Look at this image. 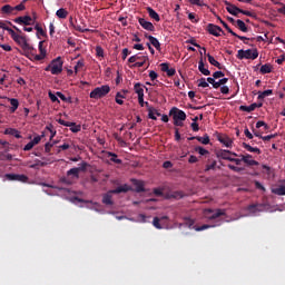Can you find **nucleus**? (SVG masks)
Segmentation results:
<instances>
[{
	"mask_svg": "<svg viewBox=\"0 0 285 285\" xmlns=\"http://www.w3.org/2000/svg\"><path fill=\"white\" fill-rule=\"evenodd\" d=\"M134 186H135L136 193H146V188L144 187V181L135 179Z\"/></svg>",
	"mask_w": 285,
	"mask_h": 285,
	"instance_id": "27",
	"label": "nucleus"
},
{
	"mask_svg": "<svg viewBox=\"0 0 285 285\" xmlns=\"http://www.w3.org/2000/svg\"><path fill=\"white\" fill-rule=\"evenodd\" d=\"M195 150H196V153H198V155H202V156L209 154L208 149H206L204 147H196Z\"/></svg>",
	"mask_w": 285,
	"mask_h": 285,
	"instance_id": "51",
	"label": "nucleus"
},
{
	"mask_svg": "<svg viewBox=\"0 0 285 285\" xmlns=\"http://www.w3.org/2000/svg\"><path fill=\"white\" fill-rule=\"evenodd\" d=\"M13 21L19 26H32V17L30 16L18 17Z\"/></svg>",
	"mask_w": 285,
	"mask_h": 285,
	"instance_id": "12",
	"label": "nucleus"
},
{
	"mask_svg": "<svg viewBox=\"0 0 285 285\" xmlns=\"http://www.w3.org/2000/svg\"><path fill=\"white\" fill-rule=\"evenodd\" d=\"M256 108H257V102H254L249 106L242 105L239 107V110H242V112H253V110H255Z\"/></svg>",
	"mask_w": 285,
	"mask_h": 285,
	"instance_id": "30",
	"label": "nucleus"
},
{
	"mask_svg": "<svg viewBox=\"0 0 285 285\" xmlns=\"http://www.w3.org/2000/svg\"><path fill=\"white\" fill-rule=\"evenodd\" d=\"M207 32L213 35V37H222V35H226L222 27L213 23H208L206 27ZM222 32V33H220Z\"/></svg>",
	"mask_w": 285,
	"mask_h": 285,
	"instance_id": "8",
	"label": "nucleus"
},
{
	"mask_svg": "<svg viewBox=\"0 0 285 285\" xmlns=\"http://www.w3.org/2000/svg\"><path fill=\"white\" fill-rule=\"evenodd\" d=\"M276 136L277 134H272V135L263 136L261 137V139H263V141H271V139H275Z\"/></svg>",
	"mask_w": 285,
	"mask_h": 285,
	"instance_id": "57",
	"label": "nucleus"
},
{
	"mask_svg": "<svg viewBox=\"0 0 285 285\" xmlns=\"http://www.w3.org/2000/svg\"><path fill=\"white\" fill-rule=\"evenodd\" d=\"M128 190H130V186L128 185H122L117 187L116 189H111L109 190L107 194H105L102 196V204H105V206H112V204H115V202H112V195H119L121 193H128Z\"/></svg>",
	"mask_w": 285,
	"mask_h": 285,
	"instance_id": "1",
	"label": "nucleus"
},
{
	"mask_svg": "<svg viewBox=\"0 0 285 285\" xmlns=\"http://www.w3.org/2000/svg\"><path fill=\"white\" fill-rule=\"evenodd\" d=\"M107 157H110V161H112L114 164H121V159L117 158V154L112 151H108Z\"/></svg>",
	"mask_w": 285,
	"mask_h": 285,
	"instance_id": "36",
	"label": "nucleus"
},
{
	"mask_svg": "<svg viewBox=\"0 0 285 285\" xmlns=\"http://www.w3.org/2000/svg\"><path fill=\"white\" fill-rule=\"evenodd\" d=\"M28 48L22 47L24 57H27V59H30V61H35V57H37V53L35 52H37V50L35 49V47L30 46V43H28Z\"/></svg>",
	"mask_w": 285,
	"mask_h": 285,
	"instance_id": "11",
	"label": "nucleus"
},
{
	"mask_svg": "<svg viewBox=\"0 0 285 285\" xmlns=\"http://www.w3.org/2000/svg\"><path fill=\"white\" fill-rule=\"evenodd\" d=\"M128 55H130V50L128 48L122 49V60L126 61L128 58Z\"/></svg>",
	"mask_w": 285,
	"mask_h": 285,
	"instance_id": "64",
	"label": "nucleus"
},
{
	"mask_svg": "<svg viewBox=\"0 0 285 285\" xmlns=\"http://www.w3.org/2000/svg\"><path fill=\"white\" fill-rule=\"evenodd\" d=\"M46 72H51V75H61L63 72V60L61 57L53 59L46 68Z\"/></svg>",
	"mask_w": 285,
	"mask_h": 285,
	"instance_id": "3",
	"label": "nucleus"
},
{
	"mask_svg": "<svg viewBox=\"0 0 285 285\" xmlns=\"http://www.w3.org/2000/svg\"><path fill=\"white\" fill-rule=\"evenodd\" d=\"M4 135H11V137H16V139H21V132L14 128H7Z\"/></svg>",
	"mask_w": 285,
	"mask_h": 285,
	"instance_id": "26",
	"label": "nucleus"
},
{
	"mask_svg": "<svg viewBox=\"0 0 285 285\" xmlns=\"http://www.w3.org/2000/svg\"><path fill=\"white\" fill-rule=\"evenodd\" d=\"M86 66V62H83V59H80L77 61L76 66L73 67L75 73L77 75L81 68Z\"/></svg>",
	"mask_w": 285,
	"mask_h": 285,
	"instance_id": "42",
	"label": "nucleus"
},
{
	"mask_svg": "<svg viewBox=\"0 0 285 285\" xmlns=\"http://www.w3.org/2000/svg\"><path fill=\"white\" fill-rule=\"evenodd\" d=\"M69 128L71 132H81V125H77V122H71Z\"/></svg>",
	"mask_w": 285,
	"mask_h": 285,
	"instance_id": "46",
	"label": "nucleus"
},
{
	"mask_svg": "<svg viewBox=\"0 0 285 285\" xmlns=\"http://www.w3.org/2000/svg\"><path fill=\"white\" fill-rule=\"evenodd\" d=\"M146 61H148V53H137L128 59L129 63H134V68H144Z\"/></svg>",
	"mask_w": 285,
	"mask_h": 285,
	"instance_id": "5",
	"label": "nucleus"
},
{
	"mask_svg": "<svg viewBox=\"0 0 285 285\" xmlns=\"http://www.w3.org/2000/svg\"><path fill=\"white\" fill-rule=\"evenodd\" d=\"M48 97L52 101V104H61L59 100V96L55 95L52 91H48Z\"/></svg>",
	"mask_w": 285,
	"mask_h": 285,
	"instance_id": "41",
	"label": "nucleus"
},
{
	"mask_svg": "<svg viewBox=\"0 0 285 285\" xmlns=\"http://www.w3.org/2000/svg\"><path fill=\"white\" fill-rule=\"evenodd\" d=\"M40 55L35 56V61H43L46 59V48H43V41L39 42Z\"/></svg>",
	"mask_w": 285,
	"mask_h": 285,
	"instance_id": "21",
	"label": "nucleus"
},
{
	"mask_svg": "<svg viewBox=\"0 0 285 285\" xmlns=\"http://www.w3.org/2000/svg\"><path fill=\"white\" fill-rule=\"evenodd\" d=\"M198 70L199 72H202V75H205V77H209L210 75V70H208L204 65V58H200V60L198 61Z\"/></svg>",
	"mask_w": 285,
	"mask_h": 285,
	"instance_id": "22",
	"label": "nucleus"
},
{
	"mask_svg": "<svg viewBox=\"0 0 285 285\" xmlns=\"http://www.w3.org/2000/svg\"><path fill=\"white\" fill-rule=\"evenodd\" d=\"M237 59H252V60H255L257 59V57H259V52L257 51V49H247V50H244V49H240L238 50L237 52Z\"/></svg>",
	"mask_w": 285,
	"mask_h": 285,
	"instance_id": "6",
	"label": "nucleus"
},
{
	"mask_svg": "<svg viewBox=\"0 0 285 285\" xmlns=\"http://www.w3.org/2000/svg\"><path fill=\"white\" fill-rule=\"evenodd\" d=\"M227 168H229V170H233L234 173H242L244 170L243 167H237L235 165H227Z\"/></svg>",
	"mask_w": 285,
	"mask_h": 285,
	"instance_id": "52",
	"label": "nucleus"
},
{
	"mask_svg": "<svg viewBox=\"0 0 285 285\" xmlns=\"http://www.w3.org/2000/svg\"><path fill=\"white\" fill-rule=\"evenodd\" d=\"M207 59H208L209 63H210L212 66H215V68H218V70H223V69H224V67L222 66V63H219V61H217V60L215 59V57H213L210 53H207Z\"/></svg>",
	"mask_w": 285,
	"mask_h": 285,
	"instance_id": "25",
	"label": "nucleus"
},
{
	"mask_svg": "<svg viewBox=\"0 0 285 285\" xmlns=\"http://www.w3.org/2000/svg\"><path fill=\"white\" fill-rule=\"evenodd\" d=\"M243 148L248 153H256V155H262V149L257 147H253L249 144L243 142Z\"/></svg>",
	"mask_w": 285,
	"mask_h": 285,
	"instance_id": "24",
	"label": "nucleus"
},
{
	"mask_svg": "<svg viewBox=\"0 0 285 285\" xmlns=\"http://www.w3.org/2000/svg\"><path fill=\"white\" fill-rule=\"evenodd\" d=\"M145 106L147 107L149 119L157 121V117H161V114L155 107L149 106L148 102H145ZM153 112H155L156 116H154Z\"/></svg>",
	"mask_w": 285,
	"mask_h": 285,
	"instance_id": "15",
	"label": "nucleus"
},
{
	"mask_svg": "<svg viewBox=\"0 0 285 285\" xmlns=\"http://www.w3.org/2000/svg\"><path fill=\"white\" fill-rule=\"evenodd\" d=\"M28 0H22L20 4L13 7V10H17L18 12H21V11L26 10V2Z\"/></svg>",
	"mask_w": 285,
	"mask_h": 285,
	"instance_id": "48",
	"label": "nucleus"
},
{
	"mask_svg": "<svg viewBox=\"0 0 285 285\" xmlns=\"http://www.w3.org/2000/svg\"><path fill=\"white\" fill-rule=\"evenodd\" d=\"M138 23L141 26V28H144V30H148V32H155V24H153V22L147 21L144 18H139Z\"/></svg>",
	"mask_w": 285,
	"mask_h": 285,
	"instance_id": "13",
	"label": "nucleus"
},
{
	"mask_svg": "<svg viewBox=\"0 0 285 285\" xmlns=\"http://www.w3.org/2000/svg\"><path fill=\"white\" fill-rule=\"evenodd\" d=\"M161 219L159 217H154V220H153V226L155 228H157L158 230H161Z\"/></svg>",
	"mask_w": 285,
	"mask_h": 285,
	"instance_id": "47",
	"label": "nucleus"
},
{
	"mask_svg": "<svg viewBox=\"0 0 285 285\" xmlns=\"http://www.w3.org/2000/svg\"><path fill=\"white\" fill-rule=\"evenodd\" d=\"M96 55H97V57H104V48H101L100 46H97Z\"/></svg>",
	"mask_w": 285,
	"mask_h": 285,
	"instance_id": "60",
	"label": "nucleus"
},
{
	"mask_svg": "<svg viewBox=\"0 0 285 285\" xmlns=\"http://www.w3.org/2000/svg\"><path fill=\"white\" fill-rule=\"evenodd\" d=\"M170 68V66L168 65V62H163L160 63V70L163 72H168V69Z\"/></svg>",
	"mask_w": 285,
	"mask_h": 285,
	"instance_id": "59",
	"label": "nucleus"
},
{
	"mask_svg": "<svg viewBox=\"0 0 285 285\" xmlns=\"http://www.w3.org/2000/svg\"><path fill=\"white\" fill-rule=\"evenodd\" d=\"M68 177L73 176L76 179H79V169L78 167L71 168L67 171Z\"/></svg>",
	"mask_w": 285,
	"mask_h": 285,
	"instance_id": "40",
	"label": "nucleus"
},
{
	"mask_svg": "<svg viewBox=\"0 0 285 285\" xmlns=\"http://www.w3.org/2000/svg\"><path fill=\"white\" fill-rule=\"evenodd\" d=\"M225 6H227L226 7L227 12H229V14H233L234 17H237V14L242 12V9H239V7L228 1L225 2Z\"/></svg>",
	"mask_w": 285,
	"mask_h": 285,
	"instance_id": "17",
	"label": "nucleus"
},
{
	"mask_svg": "<svg viewBox=\"0 0 285 285\" xmlns=\"http://www.w3.org/2000/svg\"><path fill=\"white\" fill-rule=\"evenodd\" d=\"M254 186H255V188H257V190H263L264 193H266V187H264V185H262V183H259V180H255Z\"/></svg>",
	"mask_w": 285,
	"mask_h": 285,
	"instance_id": "53",
	"label": "nucleus"
},
{
	"mask_svg": "<svg viewBox=\"0 0 285 285\" xmlns=\"http://www.w3.org/2000/svg\"><path fill=\"white\" fill-rule=\"evenodd\" d=\"M56 17H58V19H68V10L60 8L56 11Z\"/></svg>",
	"mask_w": 285,
	"mask_h": 285,
	"instance_id": "32",
	"label": "nucleus"
},
{
	"mask_svg": "<svg viewBox=\"0 0 285 285\" xmlns=\"http://www.w3.org/2000/svg\"><path fill=\"white\" fill-rule=\"evenodd\" d=\"M264 204H252L247 207L250 215H257V213H264Z\"/></svg>",
	"mask_w": 285,
	"mask_h": 285,
	"instance_id": "14",
	"label": "nucleus"
},
{
	"mask_svg": "<svg viewBox=\"0 0 285 285\" xmlns=\"http://www.w3.org/2000/svg\"><path fill=\"white\" fill-rule=\"evenodd\" d=\"M224 72L223 71H216L213 73L214 79H222V77H224Z\"/></svg>",
	"mask_w": 285,
	"mask_h": 285,
	"instance_id": "63",
	"label": "nucleus"
},
{
	"mask_svg": "<svg viewBox=\"0 0 285 285\" xmlns=\"http://www.w3.org/2000/svg\"><path fill=\"white\" fill-rule=\"evenodd\" d=\"M217 168V160L209 158L207 160V164L205 165V173H208L209 170H215Z\"/></svg>",
	"mask_w": 285,
	"mask_h": 285,
	"instance_id": "23",
	"label": "nucleus"
},
{
	"mask_svg": "<svg viewBox=\"0 0 285 285\" xmlns=\"http://www.w3.org/2000/svg\"><path fill=\"white\" fill-rule=\"evenodd\" d=\"M217 139L220 144H224L226 148H233V139H230V137L219 134Z\"/></svg>",
	"mask_w": 285,
	"mask_h": 285,
	"instance_id": "18",
	"label": "nucleus"
},
{
	"mask_svg": "<svg viewBox=\"0 0 285 285\" xmlns=\"http://www.w3.org/2000/svg\"><path fill=\"white\" fill-rule=\"evenodd\" d=\"M10 36L11 39H13V41H16V43H18V46H20V48H27L28 47V40L26 39V36H22L21 33H16L14 30H10Z\"/></svg>",
	"mask_w": 285,
	"mask_h": 285,
	"instance_id": "7",
	"label": "nucleus"
},
{
	"mask_svg": "<svg viewBox=\"0 0 285 285\" xmlns=\"http://www.w3.org/2000/svg\"><path fill=\"white\" fill-rule=\"evenodd\" d=\"M148 41L151 46H154V48H156V50H161V43H159V40L157 38L148 37Z\"/></svg>",
	"mask_w": 285,
	"mask_h": 285,
	"instance_id": "33",
	"label": "nucleus"
},
{
	"mask_svg": "<svg viewBox=\"0 0 285 285\" xmlns=\"http://www.w3.org/2000/svg\"><path fill=\"white\" fill-rule=\"evenodd\" d=\"M208 228H215V225L194 226V230H196L197 233L202 230H208Z\"/></svg>",
	"mask_w": 285,
	"mask_h": 285,
	"instance_id": "44",
	"label": "nucleus"
},
{
	"mask_svg": "<svg viewBox=\"0 0 285 285\" xmlns=\"http://www.w3.org/2000/svg\"><path fill=\"white\" fill-rule=\"evenodd\" d=\"M147 12H148L150 19H154V21H161L159 13H157V11H155V9L148 7Z\"/></svg>",
	"mask_w": 285,
	"mask_h": 285,
	"instance_id": "29",
	"label": "nucleus"
},
{
	"mask_svg": "<svg viewBox=\"0 0 285 285\" xmlns=\"http://www.w3.org/2000/svg\"><path fill=\"white\" fill-rule=\"evenodd\" d=\"M261 75H271L273 72V65L265 63L259 69Z\"/></svg>",
	"mask_w": 285,
	"mask_h": 285,
	"instance_id": "28",
	"label": "nucleus"
},
{
	"mask_svg": "<svg viewBox=\"0 0 285 285\" xmlns=\"http://www.w3.org/2000/svg\"><path fill=\"white\" fill-rule=\"evenodd\" d=\"M36 161H37V164L30 165V168H36L37 166H41V167L47 166V163H43L39 159Z\"/></svg>",
	"mask_w": 285,
	"mask_h": 285,
	"instance_id": "62",
	"label": "nucleus"
},
{
	"mask_svg": "<svg viewBox=\"0 0 285 285\" xmlns=\"http://www.w3.org/2000/svg\"><path fill=\"white\" fill-rule=\"evenodd\" d=\"M273 193L274 195H279V196L285 195V186H281L276 189H273Z\"/></svg>",
	"mask_w": 285,
	"mask_h": 285,
	"instance_id": "50",
	"label": "nucleus"
},
{
	"mask_svg": "<svg viewBox=\"0 0 285 285\" xmlns=\"http://www.w3.org/2000/svg\"><path fill=\"white\" fill-rule=\"evenodd\" d=\"M1 12H3L4 14H12V12H14V7H12L10 4H4L1 8Z\"/></svg>",
	"mask_w": 285,
	"mask_h": 285,
	"instance_id": "38",
	"label": "nucleus"
},
{
	"mask_svg": "<svg viewBox=\"0 0 285 285\" xmlns=\"http://www.w3.org/2000/svg\"><path fill=\"white\" fill-rule=\"evenodd\" d=\"M35 30H37V36L39 37V35L41 37H48V33L43 30V28H41V26L36 24L35 26Z\"/></svg>",
	"mask_w": 285,
	"mask_h": 285,
	"instance_id": "45",
	"label": "nucleus"
},
{
	"mask_svg": "<svg viewBox=\"0 0 285 285\" xmlns=\"http://www.w3.org/2000/svg\"><path fill=\"white\" fill-rule=\"evenodd\" d=\"M110 92V86L102 85L100 87H96L89 94L90 99H104Z\"/></svg>",
	"mask_w": 285,
	"mask_h": 285,
	"instance_id": "4",
	"label": "nucleus"
},
{
	"mask_svg": "<svg viewBox=\"0 0 285 285\" xmlns=\"http://www.w3.org/2000/svg\"><path fill=\"white\" fill-rule=\"evenodd\" d=\"M230 155H233L234 157H237V154L233 153L230 150L219 149L216 151V157H218L220 159H225L227 161H230V159L233 158V157H230Z\"/></svg>",
	"mask_w": 285,
	"mask_h": 285,
	"instance_id": "10",
	"label": "nucleus"
},
{
	"mask_svg": "<svg viewBox=\"0 0 285 285\" xmlns=\"http://www.w3.org/2000/svg\"><path fill=\"white\" fill-rule=\"evenodd\" d=\"M188 19L191 21V23H199V19H196L195 13L193 12L188 13Z\"/></svg>",
	"mask_w": 285,
	"mask_h": 285,
	"instance_id": "56",
	"label": "nucleus"
},
{
	"mask_svg": "<svg viewBox=\"0 0 285 285\" xmlns=\"http://www.w3.org/2000/svg\"><path fill=\"white\" fill-rule=\"evenodd\" d=\"M197 141L203 144L204 146H208V144H210V137L208 136V134H205L204 137L198 136Z\"/></svg>",
	"mask_w": 285,
	"mask_h": 285,
	"instance_id": "35",
	"label": "nucleus"
},
{
	"mask_svg": "<svg viewBox=\"0 0 285 285\" xmlns=\"http://www.w3.org/2000/svg\"><path fill=\"white\" fill-rule=\"evenodd\" d=\"M242 161L246 164L247 166H259V161L253 159V156L250 154L240 155Z\"/></svg>",
	"mask_w": 285,
	"mask_h": 285,
	"instance_id": "16",
	"label": "nucleus"
},
{
	"mask_svg": "<svg viewBox=\"0 0 285 285\" xmlns=\"http://www.w3.org/2000/svg\"><path fill=\"white\" fill-rule=\"evenodd\" d=\"M11 105V112H17V108H19V100L17 98L9 99Z\"/></svg>",
	"mask_w": 285,
	"mask_h": 285,
	"instance_id": "37",
	"label": "nucleus"
},
{
	"mask_svg": "<svg viewBox=\"0 0 285 285\" xmlns=\"http://www.w3.org/2000/svg\"><path fill=\"white\" fill-rule=\"evenodd\" d=\"M271 95H273V89L261 91L258 92V99H266V97H271Z\"/></svg>",
	"mask_w": 285,
	"mask_h": 285,
	"instance_id": "39",
	"label": "nucleus"
},
{
	"mask_svg": "<svg viewBox=\"0 0 285 285\" xmlns=\"http://www.w3.org/2000/svg\"><path fill=\"white\" fill-rule=\"evenodd\" d=\"M171 197H174V199H184V191H174Z\"/></svg>",
	"mask_w": 285,
	"mask_h": 285,
	"instance_id": "55",
	"label": "nucleus"
},
{
	"mask_svg": "<svg viewBox=\"0 0 285 285\" xmlns=\"http://www.w3.org/2000/svg\"><path fill=\"white\" fill-rule=\"evenodd\" d=\"M264 127L265 130H268V125L266 122H264V120H259L256 122V128H262Z\"/></svg>",
	"mask_w": 285,
	"mask_h": 285,
	"instance_id": "58",
	"label": "nucleus"
},
{
	"mask_svg": "<svg viewBox=\"0 0 285 285\" xmlns=\"http://www.w3.org/2000/svg\"><path fill=\"white\" fill-rule=\"evenodd\" d=\"M134 90L138 97H144V86L140 82L134 85Z\"/></svg>",
	"mask_w": 285,
	"mask_h": 285,
	"instance_id": "31",
	"label": "nucleus"
},
{
	"mask_svg": "<svg viewBox=\"0 0 285 285\" xmlns=\"http://www.w3.org/2000/svg\"><path fill=\"white\" fill-rule=\"evenodd\" d=\"M57 142H46L45 145V153L49 154L50 150H52V147L56 145Z\"/></svg>",
	"mask_w": 285,
	"mask_h": 285,
	"instance_id": "54",
	"label": "nucleus"
},
{
	"mask_svg": "<svg viewBox=\"0 0 285 285\" xmlns=\"http://www.w3.org/2000/svg\"><path fill=\"white\" fill-rule=\"evenodd\" d=\"M169 117L174 119V126H184V120L186 119V112L177 107H173L169 110Z\"/></svg>",
	"mask_w": 285,
	"mask_h": 285,
	"instance_id": "2",
	"label": "nucleus"
},
{
	"mask_svg": "<svg viewBox=\"0 0 285 285\" xmlns=\"http://www.w3.org/2000/svg\"><path fill=\"white\" fill-rule=\"evenodd\" d=\"M124 99H126V96L121 95V92L116 94L115 100L118 106H124Z\"/></svg>",
	"mask_w": 285,
	"mask_h": 285,
	"instance_id": "43",
	"label": "nucleus"
},
{
	"mask_svg": "<svg viewBox=\"0 0 285 285\" xmlns=\"http://www.w3.org/2000/svg\"><path fill=\"white\" fill-rule=\"evenodd\" d=\"M236 27L238 28V30H240L242 32H248V27L246 26V22H244L243 20H236Z\"/></svg>",
	"mask_w": 285,
	"mask_h": 285,
	"instance_id": "34",
	"label": "nucleus"
},
{
	"mask_svg": "<svg viewBox=\"0 0 285 285\" xmlns=\"http://www.w3.org/2000/svg\"><path fill=\"white\" fill-rule=\"evenodd\" d=\"M4 179H7V181H22L26 183L28 181V176L23 175V174H6L4 175Z\"/></svg>",
	"mask_w": 285,
	"mask_h": 285,
	"instance_id": "9",
	"label": "nucleus"
},
{
	"mask_svg": "<svg viewBox=\"0 0 285 285\" xmlns=\"http://www.w3.org/2000/svg\"><path fill=\"white\" fill-rule=\"evenodd\" d=\"M220 23L227 30V32H229V35H232L233 37H236L237 39H240V41H244V40L248 39L244 36H239L235 31H233V29H230V27H228V23H226V21L220 20Z\"/></svg>",
	"mask_w": 285,
	"mask_h": 285,
	"instance_id": "20",
	"label": "nucleus"
},
{
	"mask_svg": "<svg viewBox=\"0 0 285 285\" xmlns=\"http://www.w3.org/2000/svg\"><path fill=\"white\" fill-rule=\"evenodd\" d=\"M206 213H212V216H209V219H217L219 217H224L226 215V209H206Z\"/></svg>",
	"mask_w": 285,
	"mask_h": 285,
	"instance_id": "19",
	"label": "nucleus"
},
{
	"mask_svg": "<svg viewBox=\"0 0 285 285\" xmlns=\"http://www.w3.org/2000/svg\"><path fill=\"white\" fill-rule=\"evenodd\" d=\"M32 148H35V142H32V140L30 142H28L24 147L23 150L28 151V150H32Z\"/></svg>",
	"mask_w": 285,
	"mask_h": 285,
	"instance_id": "61",
	"label": "nucleus"
},
{
	"mask_svg": "<svg viewBox=\"0 0 285 285\" xmlns=\"http://www.w3.org/2000/svg\"><path fill=\"white\" fill-rule=\"evenodd\" d=\"M210 85L206 81V78H200L198 80V88H208Z\"/></svg>",
	"mask_w": 285,
	"mask_h": 285,
	"instance_id": "49",
	"label": "nucleus"
}]
</instances>
